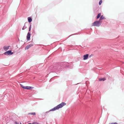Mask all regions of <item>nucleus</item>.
Instances as JSON below:
<instances>
[{
  "mask_svg": "<svg viewBox=\"0 0 124 124\" xmlns=\"http://www.w3.org/2000/svg\"><path fill=\"white\" fill-rule=\"evenodd\" d=\"M67 64L66 62H63L57 63L51 66L49 69L53 71H58L66 67L67 66Z\"/></svg>",
  "mask_w": 124,
  "mask_h": 124,
  "instance_id": "f257e3e1",
  "label": "nucleus"
},
{
  "mask_svg": "<svg viewBox=\"0 0 124 124\" xmlns=\"http://www.w3.org/2000/svg\"><path fill=\"white\" fill-rule=\"evenodd\" d=\"M13 52H12L11 50H9L6 52L4 53V54L6 55H11L12 54Z\"/></svg>",
  "mask_w": 124,
  "mask_h": 124,
  "instance_id": "20e7f679",
  "label": "nucleus"
},
{
  "mask_svg": "<svg viewBox=\"0 0 124 124\" xmlns=\"http://www.w3.org/2000/svg\"><path fill=\"white\" fill-rule=\"evenodd\" d=\"M105 19V18L103 16V15H102L100 17L99 20L100 21V20H102Z\"/></svg>",
  "mask_w": 124,
  "mask_h": 124,
  "instance_id": "9b49d317",
  "label": "nucleus"
},
{
  "mask_svg": "<svg viewBox=\"0 0 124 124\" xmlns=\"http://www.w3.org/2000/svg\"><path fill=\"white\" fill-rule=\"evenodd\" d=\"M31 35V34L30 33V32H28L27 36V38L28 40H29L30 39Z\"/></svg>",
  "mask_w": 124,
  "mask_h": 124,
  "instance_id": "423d86ee",
  "label": "nucleus"
},
{
  "mask_svg": "<svg viewBox=\"0 0 124 124\" xmlns=\"http://www.w3.org/2000/svg\"><path fill=\"white\" fill-rule=\"evenodd\" d=\"M20 124H21V123H20Z\"/></svg>",
  "mask_w": 124,
  "mask_h": 124,
  "instance_id": "5701e85b",
  "label": "nucleus"
},
{
  "mask_svg": "<svg viewBox=\"0 0 124 124\" xmlns=\"http://www.w3.org/2000/svg\"><path fill=\"white\" fill-rule=\"evenodd\" d=\"M89 55L88 54H87L85 55H84V60H86L87 59Z\"/></svg>",
  "mask_w": 124,
  "mask_h": 124,
  "instance_id": "0eeeda50",
  "label": "nucleus"
},
{
  "mask_svg": "<svg viewBox=\"0 0 124 124\" xmlns=\"http://www.w3.org/2000/svg\"><path fill=\"white\" fill-rule=\"evenodd\" d=\"M102 2V0H100V1L99 2V4L100 5H101V3Z\"/></svg>",
  "mask_w": 124,
  "mask_h": 124,
  "instance_id": "a211bd4d",
  "label": "nucleus"
},
{
  "mask_svg": "<svg viewBox=\"0 0 124 124\" xmlns=\"http://www.w3.org/2000/svg\"><path fill=\"white\" fill-rule=\"evenodd\" d=\"M33 124L32 123V124Z\"/></svg>",
  "mask_w": 124,
  "mask_h": 124,
  "instance_id": "393cba45",
  "label": "nucleus"
},
{
  "mask_svg": "<svg viewBox=\"0 0 124 124\" xmlns=\"http://www.w3.org/2000/svg\"><path fill=\"white\" fill-rule=\"evenodd\" d=\"M21 85L22 87L24 89H25V86H24L21 84Z\"/></svg>",
  "mask_w": 124,
  "mask_h": 124,
  "instance_id": "dca6fc26",
  "label": "nucleus"
},
{
  "mask_svg": "<svg viewBox=\"0 0 124 124\" xmlns=\"http://www.w3.org/2000/svg\"><path fill=\"white\" fill-rule=\"evenodd\" d=\"M33 88V87L31 86H25V88L26 89L30 90L31 89H32Z\"/></svg>",
  "mask_w": 124,
  "mask_h": 124,
  "instance_id": "6e6552de",
  "label": "nucleus"
},
{
  "mask_svg": "<svg viewBox=\"0 0 124 124\" xmlns=\"http://www.w3.org/2000/svg\"><path fill=\"white\" fill-rule=\"evenodd\" d=\"M93 55H92V54L91 55H90L89 56V57H91L92 56H93Z\"/></svg>",
  "mask_w": 124,
  "mask_h": 124,
  "instance_id": "aec40b11",
  "label": "nucleus"
},
{
  "mask_svg": "<svg viewBox=\"0 0 124 124\" xmlns=\"http://www.w3.org/2000/svg\"><path fill=\"white\" fill-rule=\"evenodd\" d=\"M101 13H100L98 14V15L97 16L96 19H97L100 17V16H101Z\"/></svg>",
  "mask_w": 124,
  "mask_h": 124,
  "instance_id": "ddd939ff",
  "label": "nucleus"
},
{
  "mask_svg": "<svg viewBox=\"0 0 124 124\" xmlns=\"http://www.w3.org/2000/svg\"><path fill=\"white\" fill-rule=\"evenodd\" d=\"M26 23V22L25 23L24 25V26L22 28V30H24L25 29H26V28L27 27H26V26H25V23Z\"/></svg>",
  "mask_w": 124,
  "mask_h": 124,
  "instance_id": "4468645a",
  "label": "nucleus"
},
{
  "mask_svg": "<svg viewBox=\"0 0 124 124\" xmlns=\"http://www.w3.org/2000/svg\"><path fill=\"white\" fill-rule=\"evenodd\" d=\"M102 22L99 20L95 21L92 23V26H99L101 24Z\"/></svg>",
  "mask_w": 124,
  "mask_h": 124,
  "instance_id": "7ed1b4c3",
  "label": "nucleus"
},
{
  "mask_svg": "<svg viewBox=\"0 0 124 124\" xmlns=\"http://www.w3.org/2000/svg\"><path fill=\"white\" fill-rule=\"evenodd\" d=\"M9 46H4V47L3 48L5 51H6L8 50L9 48Z\"/></svg>",
  "mask_w": 124,
  "mask_h": 124,
  "instance_id": "9d476101",
  "label": "nucleus"
},
{
  "mask_svg": "<svg viewBox=\"0 0 124 124\" xmlns=\"http://www.w3.org/2000/svg\"><path fill=\"white\" fill-rule=\"evenodd\" d=\"M51 81V80H50L49 81Z\"/></svg>",
  "mask_w": 124,
  "mask_h": 124,
  "instance_id": "b1692460",
  "label": "nucleus"
},
{
  "mask_svg": "<svg viewBox=\"0 0 124 124\" xmlns=\"http://www.w3.org/2000/svg\"><path fill=\"white\" fill-rule=\"evenodd\" d=\"M98 79L100 81H103L105 80H106V79L105 78H99Z\"/></svg>",
  "mask_w": 124,
  "mask_h": 124,
  "instance_id": "1a4fd4ad",
  "label": "nucleus"
},
{
  "mask_svg": "<svg viewBox=\"0 0 124 124\" xmlns=\"http://www.w3.org/2000/svg\"><path fill=\"white\" fill-rule=\"evenodd\" d=\"M31 24H30V26H29V31H30L31 30Z\"/></svg>",
  "mask_w": 124,
  "mask_h": 124,
  "instance_id": "f3484780",
  "label": "nucleus"
},
{
  "mask_svg": "<svg viewBox=\"0 0 124 124\" xmlns=\"http://www.w3.org/2000/svg\"><path fill=\"white\" fill-rule=\"evenodd\" d=\"M15 123L16 124H19V123L18 122H17L16 121L15 122Z\"/></svg>",
  "mask_w": 124,
  "mask_h": 124,
  "instance_id": "6ab92c4d",
  "label": "nucleus"
},
{
  "mask_svg": "<svg viewBox=\"0 0 124 124\" xmlns=\"http://www.w3.org/2000/svg\"><path fill=\"white\" fill-rule=\"evenodd\" d=\"M33 45L32 44H30L29 45H27L26 46V47H25V50H27L29 48H30V47L32 46Z\"/></svg>",
  "mask_w": 124,
  "mask_h": 124,
  "instance_id": "39448f33",
  "label": "nucleus"
},
{
  "mask_svg": "<svg viewBox=\"0 0 124 124\" xmlns=\"http://www.w3.org/2000/svg\"><path fill=\"white\" fill-rule=\"evenodd\" d=\"M32 114L33 115H35L36 114L34 112H32L31 113H29L28 114Z\"/></svg>",
  "mask_w": 124,
  "mask_h": 124,
  "instance_id": "2eb2a0df",
  "label": "nucleus"
},
{
  "mask_svg": "<svg viewBox=\"0 0 124 124\" xmlns=\"http://www.w3.org/2000/svg\"><path fill=\"white\" fill-rule=\"evenodd\" d=\"M66 104L64 102H62L60 104L53 108L50 110L49 111H47L45 112L44 114H45L44 115L47 116V114L49 113L50 111H54L57 109H58L59 108H62Z\"/></svg>",
  "mask_w": 124,
  "mask_h": 124,
  "instance_id": "f03ea898",
  "label": "nucleus"
},
{
  "mask_svg": "<svg viewBox=\"0 0 124 124\" xmlns=\"http://www.w3.org/2000/svg\"><path fill=\"white\" fill-rule=\"evenodd\" d=\"M14 116H16V114H14V115H13Z\"/></svg>",
  "mask_w": 124,
  "mask_h": 124,
  "instance_id": "412c9836",
  "label": "nucleus"
},
{
  "mask_svg": "<svg viewBox=\"0 0 124 124\" xmlns=\"http://www.w3.org/2000/svg\"><path fill=\"white\" fill-rule=\"evenodd\" d=\"M31 124V123H29V124Z\"/></svg>",
  "mask_w": 124,
  "mask_h": 124,
  "instance_id": "4be33fe9",
  "label": "nucleus"
},
{
  "mask_svg": "<svg viewBox=\"0 0 124 124\" xmlns=\"http://www.w3.org/2000/svg\"><path fill=\"white\" fill-rule=\"evenodd\" d=\"M28 19L29 23L31 22L32 21V19L31 17H29L28 18Z\"/></svg>",
  "mask_w": 124,
  "mask_h": 124,
  "instance_id": "f8f14e48",
  "label": "nucleus"
}]
</instances>
